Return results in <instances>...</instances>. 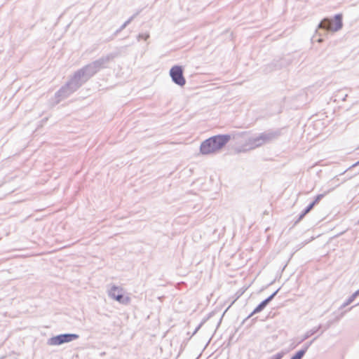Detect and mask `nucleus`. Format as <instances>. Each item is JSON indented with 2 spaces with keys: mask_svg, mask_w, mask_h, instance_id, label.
<instances>
[{
  "mask_svg": "<svg viewBox=\"0 0 359 359\" xmlns=\"http://www.w3.org/2000/svg\"><path fill=\"white\" fill-rule=\"evenodd\" d=\"M118 55L116 53H109L75 72L67 83L56 92L55 97L57 102L68 97L101 69L107 68L109 63Z\"/></svg>",
  "mask_w": 359,
  "mask_h": 359,
  "instance_id": "f257e3e1",
  "label": "nucleus"
},
{
  "mask_svg": "<svg viewBox=\"0 0 359 359\" xmlns=\"http://www.w3.org/2000/svg\"><path fill=\"white\" fill-rule=\"evenodd\" d=\"M231 140L229 135H218L204 140L200 147L202 154L208 155L214 154L224 147Z\"/></svg>",
  "mask_w": 359,
  "mask_h": 359,
  "instance_id": "f03ea898",
  "label": "nucleus"
},
{
  "mask_svg": "<svg viewBox=\"0 0 359 359\" xmlns=\"http://www.w3.org/2000/svg\"><path fill=\"white\" fill-rule=\"evenodd\" d=\"M343 27L342 15L337 14L334 20L324 18L318 25L319 29H323L327 31L337 32Z\"/></svg>",
  "mask_w": 359,
  "mask_h": 359,
  "instance_id": "7ed1b4c3",
  "label": "nucleus"
},
{
  "mask_svg": "<svg viewBox=\"0 0 359 359\" xmlns=\"http://www.w3.org/2000/svg\"><path fill=\"white\" fill-rule=\"evenodd\" d=\"M123 289L121 287L112 285L108 291V295L110 298L117 301L124 305H128L130 302V298L123 295Z\"/></svg>",
  "mask_w": 359,
  "mask_h": 359,
  "instance_id": "20e7f679",
  "label": "nucleus"
},
{
  "mask_svg": "<svg viewBox=\"0 0 359 359\" xmlns=\"http://www.w3.org/2000/svg\"><path fill=\"white\" fill-rule=\"evenodd\" d=\"M79 337V335L76 334H61L50 338L48 343L49 345L58 346L76 340Z\"/></svg>",
  "mask_w": 359,
  "mask_h": 359,
  "instance_id": "39448f33",
  "label": "nucleus"
},
{
  "mask_svg": "<svg viewBox=\"0 0 359 359\" xmlns=\"http://www.w3.org/2000/svg\"><path fill=\"white\" fill-rule=\"evenodd\" d=\"M170 76L172 81L180 86H183L186 83V80L183 75V69L181 66L175 65L170 70Z\"/></svg>",
  "mask_w": 359,
  "mask_h": 359,
  "instance_id": "423d86ee",
  "label": "nucleus"
},
{
  "mask_svg": "<svg viewBox=\"0 0 359 359\" xmlns=\"http://www.w3.org/2000/svg\"><path fill=\"white\" fill-rule=\"evenodd\" d=\"M263 145L276 140L280 135L279 130H269L259 134Z\"/></svg>",
  "mask_w": 359,
  "mask_h": 359,
  "instance_id": "0eeeda50",
  "label": "nucleus"
},
{
  "mask_svg": "<svg viewBox=\"0 0 359 359\" xmlns=\"http://www.w3.org/2000/svg\"><path fill=\"white\" fill-rule=\"evenodd\" d=\"M261 138L259 135H256L248 138L243 145L247 150L255 149L257 147L262 146Z\"/></svg>",
  "mask_w": 359,
  "mask_h": 359,
  "instance_id": "6e6552de",
  "label": "nucleus"
},
{
  "mask_svg": "<svg viewBox=\"0 0 359 359\" xmlns=\"http://www.w3.org/2000/svg\"><path fill=\"white\" fill-rule=\"evenodd\" d=\"M317 339V337L313 338L311 341L309 342L306 343L303 348L297 351L292 358L291 359H302L304 355H305L306 352L307 351L308 348L310 347V346L313 344V342Z\"/></svg>",
  "mask_w": 359,
  "mask_h": 359,
  "instance_id": "1a4fd4ad",
  "label": "nucleus"
},
{
  "mask_svg": "<svg viewBox=\"0 0 359 359\" xmlns=\"http://www.w3.org/2000/svg\"><path fill=\"white\" fill-rule=\"evenodd\" d=\"M321 328V325H318V327H315L308 331H306L304 334L302 336V338L299 343L305 341L306 339H309L310 337L313 335L315 333H316Z\"/></svg>",
  "mask_w": 359,
  "mask_h": 359,
  "instance_id": "9d476101",
  "label": "nucleus"
},
{
  "mask_svg": "<svg viewBox=\"0 0 359 359\" xmlns=\"http://www.w3.org/2000/svg\"><path fill=\"white\" fill-rule=\"evenodd\" d=\"M268 304L264 301H262L255 309L254 311L249 315L248 318H250L254 314L261 312L262 310L264 309V308Z\"/></svg>",
  "mask_w": 359,
  "mask_h": 359,
  "instance_id": "9b49d317",
  "label": "nucleus"
},
{
  "mask_svg": "<svg viewBox=\"0 0 359 359\" xmlns=\"http://www.w3.org/2000/svg\"><path fill=\"white\" fill-rule=\"evenodd\" d=\"M137 13L132 15L128 20H126L118 29H117L115 32V34L116 35L118 33L121 32L123 29H124L131 22L132 20L137 15Z\"/></svg>",
  "mask_w": 359,
  "mask_h": 359,
  "instance_id": "f8f14e48",
  "label": "nucleus"
},
{
  "mask_svg": "<svg viewBox=\"0 0 359 359\" xmlns=\"http://www.w3.org/2000/svg\"><path fill=\"white\" fill-rule=\"evenodd\" d=\"M359 295V289L355 291L341 306V308H344L349 305L354 299Z\"/></svg>",
  "mask_w": 359,
  "mask_h": 359,
  "instance_id": "ddd939ff",
  "label": "nucleus"
},
{
  "mask_svg": "<svg viewBox=\"0 0 359 359\" xmlns=\"http://www.w3.org/2000/svg\"><path fill=\"white\" fill-rule=\"evenodd\" d=\"M278 291H279V289H278L276 291H275L273 294H271L269 297H268L264 301L265 302H266V304H268L271 301H272V299L274 298V297L276 295V294L278 293Z\"/></svg>",
  "mask_w": 359,
  "mask_h": 359,
  "instance_id": "4468645a",
  "label": "nucleus"
},
{
  "mask_svg": "<svg viewBox=\"0 0 359 359\" xmlns=\"http://www.w3.org/2000/svg\"><path fill=\"white\" fill-rule=\"evenodd\" d=\"M149 37V34L147 33H142L140 34L137 36V40L140 41V39L147 40Z\"/></svg>",
  "mask_w": 359,
  "mask_h": 359,
  "instance_id": "2eb2a0df",
  "label": "nucleus"
},
{
  "mask_svg": "<svg viewBox=\"0 0 359 359\" xmlns=\"http://www.w3.org/2000/svg\"><path fill=\"white\" fill-rule=\"evenodd\" d=\"M325 194H321L316 196L315 200L312 202L314 205L317 204L324 196Z\"/></svg>",
  "mask_w": 359,
  "mask_h": 359,
  "instance_id": "dca6fc26",
  "label": "nucleus"
},
{
  "mask_svg": "<svg viewBox=\"0 0 359 359\" xmlns=\"http://www.w3.org/2000/svg\"><path fill=\"white\" fill-rule=\"evenodd\" d=\"M314 203H311L303 211L304 214H308L314 207Z\"/></svg>",
  "mask_w": 359,
  "mask_h": 359,
  "instance_id": "f3484780",
  "label": "nucleus"
},
{
  "mask_svg": "<svg viewBox=\"0 0 359 359\" xmlns=\"http://www.w3.org/2000/svg\"><path fill=\"white\" fill-rule=\"evenodd\" d=\"M306 215V214H304V211H302V212L299 215V218H298L297 221L296 222V223H297V222H299L300 220H302V219L304 217V216H305Z\"/></svg>",
  "mask_w": 359,
  "mask_h": 359,
  "instance_id": "a211bd4d",
  "label": "nucleus"
},
{
  "mask_svg": "<svg viewBox=\"0 0 359 359\" xmlns=\"http://www.w3.org/2000/svg\"><path fill=\"white\" fill-rule=\"evenodd\" d=\"M333 323V321H329L325 327V329L327 330L330 327V326Z\"/></svg>",
  "mask_w": 359,
  "mask_h": 359,
  "instance_id": "6ab92c4d",
  "label": "nucleus"
},
{
  "mask_svg": "<svg viewBox=\"0 0 359 359\" xmlns=\"http://www.w3.org/2000/svg\"><path fill=\"white\" fill-rule=\"evenodd\" d=\"M201 325H199L197 327V328L196 329V330H195L194 333H195V332H196L199 330V328L201 327Z\"/></svg>",
  "mask_w": 359,
  "mask_h": 359,
  "instance_id": "aec40b11",
  "label": "nucleus"
},
{
  "mask_svg": "<svg viewBox=\"0 0 359 359\" xmlns=\"http://www.w3.org/2000/svg\"><path fill=\"white\" fill-rule=\"evenodd\" d=\"M339 320V317H337L336 319H335V321H337Z\"/></svg>",
  "mask_w": 359,
  "mask_h": 359,
  "instance_id": "412c9836",
  "label": "nucleus"
},
{
  "mask_svg": "<svg viewBox=\"0 0 359 359\" xmlns=\"http://www.w3.org/2000/svg\"><path fill=\"white\" fill-rule=\"evenodd\" d=\"M358 164H359V161L355 163V165H358Z\"/></svg>",
  "mask_w": 359,
  "mask_h": 359,
  "instance_id": "4be33fe9",
  "label": "nucleus"
},
{
  "mask_svg": "<svg viewBox=\"0 0 359 359\" xmlns=\"http://www.w3.org/2000/svg\"><path fill=\"white\" fill-rule=\"evenodd\" d=\"M358 305H359V303H358V304H357L355 306H358Z\"/></svg>",
  "mask_w": 359,
  "mask_h": 359,
  "instance_id": "5701e85b",
  "label": "nucleus"
}]
</instances>
